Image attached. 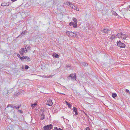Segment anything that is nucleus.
<instances>
[{
  "label": "nucleus",
  "instance_id": "f257e3e1",
  "mask_svg": "<svg viewBox=\"0 0 130 130\" xmlns=\"http://www.w3.org/2000/svg\"><path fill=\"white\" fill-rule=\"evenodd\" d=\"M117 46L121 48H125V45L124 43H122L120 41H117Z\"/></svg>",
  "mask_w": 130,
  "mask_h": 130
},
{
  "label": "nucleus",
  "instance_id": "f03ea898",
  "mask_svg": "<svg viewBox=\"0 0 130 130\" xmlns=\"http://www.w3.org/2000/svg\"><path fill=\"white\" fill-rule=\"evenodd\" d=\"M53 127V126L51 124H50L44 126L43 128L45 130H50Z\"/></svg>",
  "mask_w": 130,
  "mask_h": 130
},
{
  "label": "nucleus",
  "instance_id": "7ed1b4c3",
  "mask_svg": "<svg viewBox=\"0 0 130 130\" xmlns=\"http://www.w3.org/2000/svg\"><path fill=\"white\" fill-rule=\"evenodd\" d=\"M76 74H71L70 76L68 77V79H70V78H71L72 80H76Z\"/></svg>",
  "mask_w": 130,
  "mask_h": 130
},
{
  "label": "nucleus",
  "instance_id": "20e7f679",
  "mask_svg": "<svg viewBox=\"0 0 130 130\" xmlns=\"http://www.w3.org/2000/svg\"><path fill=\"white\" fill-rule=\"evenodd\" d=\"M53 104V103L52 102V100L51 99H49L48 100L46 103V105L50 106H52Z\"/></svg>",
  "mask_w": 130,
  "mask_h": 130
},
{
  "label": "nucleus",
  "instance_id": "39448f33",
  "mask_svg": "<svg viewBox=\"0 0 130 130\" xmlns=\"http://www.w3.org/2000/svg\"><path fill=\"white\" fill-rule=\"evenodd\" d=\"M25 51H26L25 49L24 50V48H22L20 51V53L21 55L23 56L24 55V53H26Z\"/></svg>",
  "mask_w": 130,
  "mask_h": 130
},
{
  "label": "nucleus",
  "instance_id": "423d86ee",
  "mask_svg": "<svg viewBox=\"0 0 130 130\" xmlns=\"http://www.w3.org/2000/svg\"><path fill=\"white\" fill-rule=\"evenodd\" d=\"M9 3L3 2L2 3L1 6H8L9 5Z\"/></svg>",
  "mask_w": 130,
  "mask_h": 130
},
{
  "label": "nucleus",
  "instance_id": "0eeeda50",
  "mask_svg": "<svg viewBox=\"0 0 130 130\" xmlns=\"http://www.w3.org/2000/svg\"><path fill=\"white\" fill-rule=\"evenodd\" d=\"M109 31V29H108L107 28H104L102 30V32L106 34Z\"/></svg>",
  "mask_w": 130,
  "mask_h": 130
},
{
  "label": "nucleus",
  "instance_id": "6e6552de",
  "mask_svg": "<svg viewBox=\"0 0 130 130\" xmlns=\"http://www.w3.org/2000/svg\"><path fill=\"white\" fill-rule=\"evenodd\" d=\"M121 37L123 39H125L127 37V35L121 33Z\"/></svg>",
  "mask_w": 130,
  "mask_h": 130
},
{
  "label": "nucleus",
  "instance_id": "1a4fd4ad",
  "mask_svg": "<svg viewBox=\"0 0 130 130\" xmlns=\"http://www.w3.org/2000/svg\"><path fill=\"white\" fill-rule=\"evenodd\" d=\"M71 7L72 8V9H73L74 10H75L77 11H79V9L77 8L76 7H75L73 5H72L70 7Z\"/></svg>",
  "mask_w": 130,
  "mask_h": 130
},
{
  "label": "nucleus",
  "instance_id": "9d476101",
  "mask_svg": "<svg viewBox=\"0 0 130 130\" xmlns=\"http://www.w3.org/2000/svg\"><path fill=\"white\" fill-rule=\"evenodd\" d=\"M70 35V36H71L73 37H75L76 36V34L75 33H74L72 32H71Z\"/></svg>",
  "mask_w": 130,
  "mask_h": 130
},
{
  "label": "nucleus",
  "instance_id": "9b49d317",
  "mask_svg": "<svg viewBox=\"0 0 130 130\" xmlns=\"http://www.w3.org/2000/svg\"><path fill=\"white\" fill-rule=\"evenodd\" d=\"M116 38V36L115 35H112L110 37V39L111 40H114Z\"/></svg>",
  "mask_w": 130,
  "mask_h": 130
},
{
  "label": "nucleus",
  "instance_id": "f8f14e48",
  "mask_svg": "<svg viewBox=\"0 0 130 130\" xmlns=\"http://www.w3.org/2000/svg\"><path fill=\"white\" fill-rule=\"evenodd\" d=\"M45 115L43 113H42L41 117L40 119L41 120H43L44 119Z\"/></svg>",
  "mask_w": 130,
  "mask_h": 130
},
{
  "label": "nucleus",
  "instance_id": "ddd939ff",
  "mask_svg": "<svg viewBox=\"0 0 130 130\" xmlns=\"http://www.w3.org/2000/svg\"><path fill=\"white\" fill-rule=\"evenodd\" d=\"M66 103L67 104V105H68V107L70 108H71V107L72 106L67 101H65Z\"/></svg>",
  "mask_w": 130,
  "mask_h": 130
},
{
  "label": "nucleus",
  "instance_id": "4468645a",
  "mask_svg": "<svg viewBox=\"0 0 130 130\" xmlns=\"http://www.w3.org/2000/svg\"><path fill=\"white\" fill-rule=\"evenodd\" d=\"M25 59H26V60H27V61H29L30 60V58L27 56H25Z\"/></svg>",
  "mask_w": 130,
  "mask_h": 130
},
{
  "label": "nucleus",
  "instance_id": "2eb2a0df",
  "mask_svg": "<svg viewBox=\"0 0 130 130\" xmlns=\"http://www.w3.org/2000/svg\"><path fill=\"white\" fill-rule=\"evenodd\" d=\"M112 96L113 98H115L117 96V94L116 93H112Z\"/></svg>",
  "mask_w": 130,
  "mask_h": 130
},
{
  "label": "nucleus",
  "instance_id": "dca6fc26",
  "mask_svg": "<svg viewBox=\"0 0 130 130\" xmlns=\"http://www.w3.org/2000/svg\"><path fill=\"white\" fill-rule=\"evenodd\" d=\"M121 33L118 34L116 35V36H117L118 38L121 37Z\"/></svg>",
  "mask_w": 130,
  "mask_h": 130
},
{
  "label": "nucleus",
  "instance_id": "f3484780",
  "mask_svg": "<svg viewBox=\"0 0 130 130\" xmlns=\"http://www.w3.org/2000/svg\"><path fill=\"white\" fill-rule=\"evenodd\" d=\"M77 23H74V24H73V26L74 28H76L77 27Z\"/></svg>",
  "mask_w": 130,
  "mask_h": 130
},
{
  "label": "nucleus",
  "instance_id": "a211bd4d",
  "mask_svg": "<svg viewBox=\"0 0 130 130\" xmlns=\"http://www.w3.org/2000/svg\"><path fill=\"white\" fill-rule=\"evenodd\" d=\"M37 105V104L36 103L32 104H31V106L33 108L35 107V106Z\"/></svg>",
  "mask_w": 130,
  "mask_h": 130
},
{
  "label": "nucleus",
  "instance_id": "6ab92c4d",
  "mask_svg": "<svg viewBox=\"0 0 130 130\" xmlns=\"http://www.w3.org/2000/svg\"><path fill=\"white\" fill-rule=\"evenodd\" d=\"M73 111L74 112L77 111V108L75 107H73Z\"/></svg>",
  "mask_w": 130,
  "mask_h": 130
},
{
  "label": "nucleus",
  "instance_id": "aec40b11",
  "mask_svg": "<svg viewBox=\"0 0 130 130\" xmlns=\"http://www.w3.org/2000/svg\"><path fill=\"white\" fill-rule=\"evenodd\" d=\"M67 5H70V7L72 5H73V4L69 2H68L67 3Z\"/></svg>",
  "mask_w": 130,
  "mask_h": 130
},
{
  "label": "nucleus",
  "instance_id": "412c9836",
  "mask_svg": "<svg viewBox=\"0 0 130 130\" xmlns=\"http://www.w3.org/2000/svg\"><path fill=\"white\" fill-rule=\"evenodd\" d=\"M73 21L75 23H77V19L75 18H73Z\"/></svg>",
  "mask_w": 130,
  "mask_h": 130
},
{
  "label": "nucleus",
  "instance_id": "4be33fe9",
  "mask_svg": "<svg viewBox=\"0 0 130 130\" xmlns=\"http://www.w3.org/2000/svg\"><path fill=\"white\" fill-rule=\"evenodd\" d=\"M7 107H11L12 108H14V107H13V105H12L11 104H8V105Z\"/></svg>",
  "mask_w": 130,
  "mask_h": 130
},
{
  "label": "nucleus",
  "instance_id": "5701e85b",
  "mask_svg": "<svg viewBox=\"0 0 130 130\" xmlns=\"http://www.w3.org/2000/svg\"><path fill=\"white\" fill-rule=\"evenodd\" d=\"M82 64L83 65H84V66H88V64L85 62H83L82 63Z\"/></svg>",
  "mask_w": 130,
  "mask_h": 130
},
{
  "label": "nucleus",
  "instance_id": "b1692460",
  "mask_svg": "<svg viewBox=\"0 0 130 130\" xmlns=\"http://www.w3.org/2000/svg\"><path fill=\"white\" fill-rule=\"evenodd\" d=\"M30 48L29 46H28L27 47H26L25 48V49H26V52H27V50H29Z\"/></svg>",
  "mask_w": 130,
  "mask_h": 130
},
{
  "label": "nucleus",
  "instance_id": "393cba45",
  "mask_svg": "<svg viewBox=\"0 0 130 130\" xmlns=\"http://www.w3.org/2000/svg\"><path fill=\"white\" fill-rule=\"evenodd\" d=\"M71 33V32H70L69 31H67L66 32V34L67 35H68V36H70V33Z\"/></svg>",
  "mask_w": 130,
  "mask_h": 130
},
{
  "label": "nucleus",
  "instance_id": "a878e982",
  "mask_svg": "<svg viewBox=\"0 0 130 130\" xmlns=\"http://www.w3.org/2000/svg\"><path fill=\"white\" fill-rule=\"evenodd\" d=\"M27 31H24L22 32L21 34V35L23 36L24 34L26 33V32Z\"/></svg>",
  "mask_w": 130,
  "mask_h": 130
},
{
  "label": "nucleus",
  "instance_id": "bb28decb",
  "mask_svg": "<svg viewBox=\"0 0 130 130\" xmlns=\"http://www.w3.org/2000/svg\"><path fill=\"white\" fill-rule=\"evenodd\" d=\"M25 59V57H24V56L21 57L20 58V59H21L22 60H23L24 59Z\"/></svg>",
  "mask_w": 130,
  "mask_h": 130
},
{
  "label": "nucleus",
  "instance_id": "cd10ccee",
  "mask_svg": "<svg viewBox=\"0 0 130 130\" xmlns=\"http://www.w3.org/2000/svg\"><path fill=\"white\" fill-rule=\"evenodd\" d=\"M40 76L42 77L47 78V76L42 75Z\"/></svg>",
  "mask_w": 130,
  "mask_h": 130
},
{
  "label": "nucleus",
  "instance_id": "c85d7f7f",
  "mask_svg": "<svg viewBox=\"0 0 130 130\" xmlns=\"http://www.w3.org/2000/svg\"><path fill=\"white\" fill-rule=\"evenodd\" d=\"M74 23H73L72 22H71L69 23V25L70 26H71V25L73 26V24H74Z\"/></svg>",
  "mask_w": 130,
  "mask_h": 130
},
{
  "label": "nucleus",
  "instance_id": "c756f323",
  "mask_svg": "<svg viewBox=\"0 0 130 130\" xmlns=\"http://www.w3.org/2000/svg\"><path fill=\"white\" fill-rule=\"evenodd\" d=\"M54 57L55 58H58L59 57V55L57 54H56L54 55Z\"/></svg>",
  "mask_w": 130,
  "mask_h": 130
},
{
  "label": "nucleus",
  "instance_id": "7c9ffc66",
  "mask_svg": "<svg viewBox=\"0 0 130 130\" xmlns=\"http://www.w3.org/2000/svg\"><path fill=\"white\" fill-rule=\"evenodd\" d=\"M28 68L29 67L28 66L26 65L25 67V69H28Z\"/></svg>",
  "mask_w": 130,
  "mask_h": 130
},
{
  "label": "nucleus",
  "instance_id": "2f4dec72",
  "mask_svg": "<svg viewBox=\"0 0 130 130\" xmlns=\"http://www.w3.org/2000/svg\"><path fill=\"white\" fill-rule=\"evenodd\" d=\"M21 106V105H19L17 107H16V109H18Z\"/></svg>",
  "mask_w": 130,
  "mask_h": 130
},
{
  "label": "nucleus",
  "instance_id": "473e14b6",
  "mask_svg": "<svg viewBox=\"0 0 130 130\" xmlns=\"http://www.w3.org/2000/svg\"><path fill=\"white\" fill-rule=\"evenodd\" d=\"M53 75L47 76V78H50L52 77Z\"/></svg>",
  "mask_w": 130,
  "mask_h": 130
},
{
  "label": "nucleus",
  "instance_id": "72a5a7b5",
  "mask_svg": "<svg viewBox=\"0 0 130 130\" xmlns=\"http://www.w3.org/2000/svg\"><path fill=\"white\" fill-rule=\"evenodd\" d=\"M85 130H90L89 127L86 128Z\"/></svg>",
  "mask_w": 130,
  "mask_h": 130
},
{
  "label": "nucleus",
  "instance_id": "f704fd0d",
  "mask_svg": "<svg viewBox=\"0 0 130 130\" xmlns=\"http://www.w3.org/2000/svg\"><path fill=\"white\" fill-rule=\"evenodd\" d=\"M17 56H18V57L20 59V58L21 57V56H20V55L19 54H18L17 55Z\"/></svg>",
  "mask_w": 130,
  "mask_h": 130
},
{
  "label": "nucleus",
  "instance_id": "c9c22d12",
  "mask_svg": "<svg viewBox=\"0 0 130 130\" xmlns=\"http://www.w3.org/2000/svg\"><path fill=\"white\" fill-rule=\"evenodd\" d=\"M126 92H127V93H129V91L127 89H126Z\"/></svg>",
  "mask_w": 130,
  "mask_h": 130
},
{
  "label": "nucleus",
  "instance_id": "e433bc0d",
  "mask_svg": "<svg viewBox=\"0 0 130 130\" xmlns=\"http://www.w3.org/2000/svg\"><path fill=\"white\" fill-rule=\"evenodd\" d=\"M22 111L21 110H19V111L21 113H22Z\"/></svg>",
  "mask_w": 130,
  "mask_h": 130
},
{
  "label": "nucleus",
  "instance_id": "4c0bfd02",
  "mask_svg": "<svg viewBox=\"0 0 130 130\" xmlns=\"http://www.w3.org/2000/svg\"><path fill=\"white\" fill-rule=\"evenodd\" d=\"M57 130V128L56 127L54 128V129L53 130Z\"/></svg>",
  "mask_w": 130,
  "mask_h": 130
},
{
  "label": "nucleus",
  "instance_id": "58836bf2",
  "mask_svg": "<svg viewBox=\"0 0 130 130\" xmlns=\"http://www.w3.org/2000/svg\"><path fill=\"white\" fill-rule=\"evenodd\" d=\"M75 115H76L78 114V113H77V111H76V112H75Z\"/></svg>",
  "mask_w": 130,
  "mask_h": 130
},
{
  "label": "nucleus",
  "instance_id": "ea45409f",
  "mask_svg": "<svg viewBox=\"0 0 130 130\" xmlns=\"http://www.w3.org/2000/svg\"><path fill=\"white\" fill-rule=\"evenodd\" d=\"M57 130H62V129L60 128H59L58 129L57 128Z\"/></svg>",
  "mask_w": 130,
  "mask_h": 130
},
{
  "label": "nucleus",
  "instance_id": "a19ab883",
  "mask_svg": "<svg viewBox=\"0 0 130 130\" xmlns=\"http://www.w3.org/2000/svg\"><path fill=\"white\" fill-rule=\"evenodd\" d=\"M11 1H12L13 2H14L16 1H17V0H11Z\"/></svg>",
  "mask_w": 130,
  "mask_h": 130
},
{
  "label": "nucleus",
  "instance_id": "79ce46f5",
  "mask_svg": "<svg viewBox=\"0 0 130 130\" xmlns=\"http://www.w3.org/2000/svg\"><path fill=\"white\" fill-rule=\"evenodd\" d=\"M13 107H14V108H16V107L15 106H13Z\"/></svg>",
  "mask_w": 130,
  "mask_h": 130
},
{
  "label": "nucleus",
  "instance_id": "37998d69",
  "mask_svg": "<svg viewBox=\"0 0 130 130\" xmlns=\"http://www.w3.org/2000/svg\"><path fill=\"white\" fill-rule=\"evenodd\" d=\"M59 93L61 94L65 95V94H63V93Z\"/></svg>",
  "mask_w": 130,
  "mask_h": 130
},
{
  "label": "nucleus",
  "instance_id": "c03bdc74",
  "mask_svg": "<svg viewBox=\"0 0 130 130\" xmlns=\"http://www.w3.org/2000/svg\"><path fill=\"white\" fill-rule=\"evenodd\" d=\"M35 27H38L37 26H35Z\"/></svg>",
  "mask_w": 130,
  "mask_h": 130
},
{
  "label": "nucleus",
  "instance_id": "a18cd8bd",
  "mask_svg": "<svg viewBox=\"0 0 130 130\" xmlns=\"http://www.w3.org/2000/svg\"><path fill=\"white\" fill-rule=\"evenodd\" d=\"M107 130H108L107 129Z\"/></svg>",
  "mask_w": 130,
  "mask_h": 130
}]
</instances>
